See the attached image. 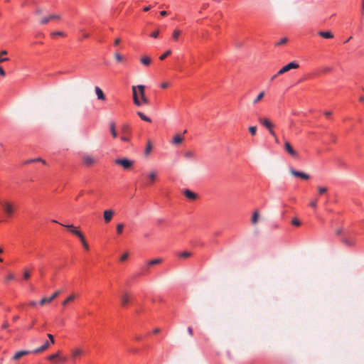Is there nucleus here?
<instances>
[{
	"instance_id": "obj_41",
	"label": "nucleus",
	"mask_w": 364,
	"mask_h": 364,
	"mask_svg": "<svg viewBox=\"0 0 364 364\" xmlns=\"http://www.w3.org/2000/svg\"><path fill=\"white\" fill-rule=\"evenodd\" d=\"M114 58L117 62H122L124 60L123 56L119 53L114 54Z\"/></svg>"
},
{
	"instance_id": "obj_9",
	"label": "nucleus",
	"mask_w": 364,
	"mask_h": 364,
	"mask_svg": "<svg viewBox=\"0 0 364 364\" xmlns=\"http://www.w3.org/2000/svg\"><path fill=\"white\" fill-rule=\"evenodd\" d=\"M60 16L59 14H50L48 16H45L43 18H42V19L41 20V24H46L48 23L49 21H58V20H60Z\"/></svg>"
},
{
	"instance_id": "obj_34",
	"label": "nucleus",
	"mask_w": 364,
	"mask_h": 364,
	"mask_svg": "<svg viewBox=\"0 0 364 364\" xmlns=\"http://www.w3.org/2000/svg\"><path fill=\"white\" fill-rule=\"evenodd\" d=\"M136 87V90H138V91H139L140 97H143V96H145V94H144V88H145V87L144 85H137Z\"/></svg>"
},
{
	"instance_id": "obj_46",
	"label": "nucleus",
	"mask_w": 364,
	"mask_h": 364,
	"mask_svg": "<svg viewBox=\"0 0 364 364\" xmlns=\"http://www.w3.org/2000/svg\"><path fill=\"white\" fill-rule=\"evenodd\" d=\"M128 257H129V253L128 252H125L124 254H123L121 256L119 260L121 262H124V261H126L128 259Z\"/></svg>"
},
{
	"instance_id": "obj_1",
	"label": "nucleus",
	"mask_w": 364,
	"mask_h": 364,
	"mask_svg": "<svg viewBox=\"0 0 364 364\" xmlns=\"http://www.w3.org/2000/svg\"><path fill=\"white\" fill-rule=\"evenodd\" d=\"M70 361L72 363H75L76 360L80 358L85 353V351L81 347H75L70 350Z\"/></svg>"
},
{
	"instance_id": "obj_26",
	"label": "nucleus",
	"mask_w": 364,
	"mask_h": 364,
	"mask_svg": "<svg viewBox=\"0 0 364 364\" xmlns=\"http://www.w3.org/2000/svg\"><path fill=\"white\" fill-rule=\"evenodd\" d=\"M9 60V58H0V64L4 62L8 61ZM0 75L2 77H4L6 75V73L1 65H0Z\"/></svg>"
},
{
	"instance_id": "obj_47",
	"label": "nucleus",
	"mask_w": 364,
	"mask_h": 364,
	"mask_svg": "<svg viewBox=\"0 0 364 364\" xmlns=\"http://www.w3.org/2000/svg\"><path fill=\"white\" fill-rule=\"evenodd\" d=\"M14 279V275L13 274H9L6 277L5 281H6V282H9V281L13 280Z\"/></svg>"
},
{
	"instance_id": "obj_19",
	"label": "nucleus",
	"mask_w": 364,
	"mask_h": 364,
	"mask_svg": "<svg viewBox=\"0 0 364 364\" xmlns=\"http://www.w3.org/2000/svg\"><path fill=\"white\" fill-rule=\"evenodd\" d=\"M157 173L155 171H151L148 175L147 178L149 179V183L151 184L154 182L155 179L156 178Z\"/></svg>"
},
{
	"instance_id": "obj_7",
	"label": "nucleus",
	"mask_w": 364,
	"mask_h": 364,
	"mask_svg": "<svg viewBox=\"0 0 364 364\" xmlns=\"http://www.w3.org/2000/svg\"><path fill=\"white\" fill-rule=\"evenodd\" d=\"M289 172L295 177L300 178L303 180L309 179L310 176L309 174L294 170L293 168H290Z\"/></svg>"
},
{
	"instance_id": "obj_64",
	"label": "nucleus",
	"mask_w": 364,
	"mask_h": 364,
	"mask_svg": "<svg viewBox=\"0 0 364 364\" xmlns=\"http://www.w3.org/2000/svg\"><path fill=\"white\" fill-rule=\"evenodd\" d=\"M8 327V323H4L2 326V328H6Z\"/></svg>"
},
{
	"instance_id": "obj_10",
	"label": "nucleus",
	"mask_w": 364,
	"mask_h": 364,
	"mask_svg": "<svg viewBox=\"0 0 364 364\" xmlns=\"http://www.w3.org/2000/svg\"><path fill=\"white\" fill-rule=\"evenodd\" d=\"M82 161L86 166H91L97 161V159L91 155L86 154L82 156Z\"/></svg>"
},
{
	"instance_id": "obj_33",
	"label": "nucleus",
	"mask_w": 364,
	"mask_h": 364,
	"mask_svg": "<svg viewBox=\"0 0 364 364\" xmlns=\"http://www.w3.org/2000/svg\"><path fill=\"white\" fill-rule=\"evenodd\" d=\"M264 96V92H261L256 98L253 100V104L256 105L257 104Z\"/></svg>"
},
{
	"instance_id": "obj_4",
	"label": "nucleus",
	"mask_w": 364,
	"mask_h": 364,
	"mask_svg": "<svg viewBox=\"0 0 364 364\" xmlns=\"http://www.w3.org/2000/svg\"><path fill=\"white\" fill-rule=\"evenodd\" d=\"M259 122L262 125L265 127L269 130L272 136L276 138L275 132L272 129L273 124L267 118L260 117L259 119Z\"/></svg>"
},
{
	"instance_id": "obj_17",
	"label": "nucleus",
	"mask_w": 364,
	"mask_h": 364,
	"mask_svg": "<svg viewBox=\"0 0 364 364\" xmlns=\"http://www.w3.org/2000/svg\"><path fill=\"white\" fill-rule=\"evenodd\" d=\"M95 91L98 100H105V95L99 87L96 86L95 87Z\"/></svg>"
},
{
	"instance_id": "obj_31",
	"label": "nucleus",
	"mask_w": 364,
	"mask_h": 364,
	"mask_svg": "<svg viewBox=\"0 0 364 364\" xmlns=\"http://www.w3.org/2000/svg\"><path fill=\"white\" fill-rule=\"evenodd\" d=\"M161 262H162V259L156 258V259H154L149 261L147 262V265H149V266L155 265V264H160Z\"/></svg>"
},
{
	"instance_id": "obj_28",
	"label": "nucleus",
	"mask_w": 364,
	"mask_h": 364,
	"mask_svg": "<svg viewBox=\"0 0 364 364\" xmlns=\"http://www.w3.org/2000/svg\"><path fill=\"white\" fill-rule=\"evenodd\" d=\"M60 351H58L55 353L51 354L49 356H48L47 359L53 361L55 363L57 358L60 356Z\"/></svg>"
},
{
	"instance_id": "obj_12",
	"label": "nucleus",
	"mask_w": 364,
	"mask_h": 364,
	"mask_svg": "<svg viewBox=\"0 0 364 364\" xmlns=\"http://www.w3.org/2000/svg\"><path fill=\"white\" fill-rule=\"evenodd\" d=\"M60 225L66 228L71 233L74 234L75 235L79 237L82 232L77 230V228H75L73 225H63L62 223H59Z\"/></svg>"
},
{
	"instance_id": "obj_39",
	"label": "nucleus",
	"mask_w": 364,
	"mask_h": 364,
	"mask_svg": "<svg viewBox=\"0 0 364 364\" xmlns=\"http://www.w3.org/2000/svg\"><path fill=\"white\" fill-rule=\"evenodd\" d=\"M36 161H41L43 164H46V161L43 159H41V158H36V159H33L26 161L25 162V164H29V163L36 162Z\"/></svg>"
},
{
	"instance_id": "obj_13",
	"label": "nucleus",
	"mask_w": 364,
	"mask_h": 364,
	"mask_svg": "<svg viewBox=\"0 0 364 364\" xmlns=\"http://www.w3.org/2000/svg\"><path fill=\"white\" fill-rule=\"evenodd\" d=\"M342 242L348 247H353L355 245V239L352 237H344L342 238Z\"/></svg>"
},
{
	"instance_id": "obj_61",
	"label": "nucleus",
	"mask_w": 364,
	"mask_h": 364,
	"mask_svg": "<svg viewBox=\"0 0 364 364\" xmlns=\"http://www.w3.org/2000/svg\"><path fill=\"white\" fill-rule=\"evenodd\" d=\"M188 333H189L191 336H192V335H193V329H192V328H191V327H188Z\"/></svg>"
},
{
	"instance_id": "obj_8",
	"label": "nucleus",
	"mask_w": 364,
	"mask_h": 364,
	"mask_svg": "<svg viewBox=\"0 0 364 364\" xmlns=\"http://www.w3.org/2000/svg\"><path fill=\"white\" fill-rule=\"evenodd\" d=\"M60 294V290L55 291L48 298L44 297L40 301V305L43 306L46 304L50 303L53 300H54L58 295Z\"/></svg>"
},
{
	"instance_id": "obj_44",
	"label": "nucleus",
	"mask_w": 364,
	"mask_h": 364,
	"mask_svg": "<svg viewBox=\"0 0 364 364\" xmlns=\"http://www.w3.org/2000/svg\"><path fill=\"white\" fill-rule=\"evenodd\" d=\"M152 149V146L150 143H148L146 147V149H145V154L146 155H148L150 151H151Z\"/></svg>"
},
{
	"instance_id": "obj_51",
	"label": "nucleus",
	"mask_w": 364,
	"mask_h": 364,
	"mask_svg": "<svg viewBox=\"0 0 364 364\" xmlns=\"http://www.w3.org/2000/svg\"><path fill=\"white\" fill-rule=\"evenodd\" d=\"M169 85H170V84H169L168 82H162V83L161 84V87L162 89H166V88L168 87H169Z\"/></svg>"
},
{
	"instance_id": "obj_60",
	"label": "nucleus",
	"mask_w": 364,
	"mask_h": 364,
	"mask_svg": "<svg viewBox=\"0 0 364 364\" xmlns=\"http://www.w3.org/2000/svg\"><path fill=\"white\" fill-rule=\"evenodd\" d=\"M6 53H7L6 50H1L0 53V58H4L3 55H6Z\"/></svg>"
},
{
	"instance_id": "obj_58",
	"label": "nucleus",
	"mask_w": 364,
	"mask_h": 364,
	"mask_svg": "<svg viewBox=\"0 0 364 364\" xmlns=\"http://www.w3.org/2000/svg\"><path fill=\"white\" fill-rule=\"evenodd\" d=\"M332 114V112L331 111H325L324 112V115L327 117H329L330 116H331Z\"/></svg>"
},
{
	"instance_id": "obj_3",
	"label": "nucleus",
	"mask_w": 364,
	"mask_h": 364,
	"mask_svg": "<svg viewBox=\"0 0 364 364\" xmlns=\"http://www.w3.org/2000/svg\"><path fill=\"white\" fill-rule=\"evenodd\" d=\"M114 163L116 164L122 166L124 168V169L128 170L133 166L134 161L132 160H129L128 159L124 158V159H117L114 161Z\"/></svg>"
},
{
	"instance_id": "obj_57",
	"label": "nucleus",
	"mask_w": 364,
	"mask_h": 364,
	"mask_svg": "<svg viewBox=\"0 0 364 364\" xmlns=\"http://www.w3.org/2000/svg\"><path fill=\"white\" fill-rule=\"evenodd\" d=\"M28 305H29L30 306L34 307V306H36L37 305V303H36V301H30V302L28 303Z\"/></svg>"
},
{
	"instance_id": "obj_49",
	"label": "nucleus",
	"mask_w": 364,
	"mask_h": 364,
	"mask_svg": "<svg viewBox=\"0 0 364 364\" xmlns=\"http://www.w3.org/2000/svg\"><path fill=\"white\" fill-rule=\"evenodd\" d=\"M292 225L299 226L301 223L297 218H294L291 221Z\"/></svg>"
},
{
	"instance_id": "obj_6",
	"label": "nucleus",
	"mask_w": 364,
	"mask_h": 364,
	"mask_svg": "<svg viewBox=\"0 0 364 364\" xmlns=\"http://www.w3.org/2000/svg\"><path fill=\"white\" fill-rule=\"evenodd\" d=\"M284 149L292 157L295 159H297L299 157V154L293 149V147L291 146L289 141H285Z\"/></svg>"
},
{
	"instance_id": "obj_37",
	"label": "nucleus",
	"mask_w": 364,
	"mask_h": 364,
	"mask_svg": "<svg viewBox=\"0 0 364 364\" xmlns=\"http://www.w3.org/2000/svg\"><path fill=\"white\" fill-rule=\"evenodd\" d=\"M124 227V224H122V223H119L117 225L116 229H117V232L118 235H121L122 233Z\"/></svg>"
},
{
	"instance_id": "obj_30",
	"label": "nucleus",
	"mask_w": 364,
	"mask_h": 364,
	"mask_svg": "<svg viewBox=\"0 0 364 364\" xmlns=\"http://www.w3.org/2000/svg\"><path fill=\"white\" fill-rule=\"evenodd\" d=\"M75 299V294L70 295L65 300L62 302L63 306H66L68 303L73 301Z\"/></svg>"
},
{
	"instance_id": "obj_40",
	"label": "nucleus",
	"mask_w": 364,
	"mask_h": 364,
	"mask_svg": "<svg viewBox=\"0 0 364 364\" xmlns=\"http://www.w3.org/2000/svg\"><path fill=\"white\" fill-rule=\"evenodd\" d=\"M287 42V38H282L278 42L276 43V46H279L285 44Z\"/></svg>"
},
{
	"instance_id": "obj_25",
	"label": "nucleus",
	"mask_w": 364,
	"mask_h": 364,
	"mask_svg": "<svg viewBox=\"0 0 364 364\" xmlns=\"http://www.w3.org/2000/svg\"><path fill=\"white\" fill-rule=\"evenodd\" d=\"M181 34V31L179 29H175L172 33V38L174 41H177Z\"/></svg>"
},
{
	"instance_id": "obj_2",
	"label": "nucleus",
	"mask_w": 364,
	"mask_h": 364,
	"mask_svg": "<svg viewBox=\"0 0 364 364\" xmlns=\"http://www.w3.org/2000/svg\"><path fill=\"white\" fill-rule=\"evenodd\" d=\"M132 92H133V100L136 105L141 106L142 104L147 105L149 101L145 96L141 97V100L138 97V94L136 91V87L132 86Z\"/></svg>"
},
{
	"instance_id": "obj_54",
	"label": "nucleus",
	"mask_w": 364,
	"mask_h": 364,
	"mask_svg": "<svg viewBox=\"0 0 364 364\" xmlns=\"http://www.w3.org/2000/svg\"><path fill=\"white\" fill-rule=\"evenodd\" d=\"M82 247L87 251H88L90 250V246L87 242L83 243Z\"/></svg>"
},
{
	"instance_id": "obj_18",
	"label": "nucleus",
	"mask_w": 364,
	"mask_h": 364,
	"mask_svg": "<svg viewBox=\"0 0 364 364\" xmlns=\"http://www.w3.org/2000/svg\"><path fill=\"white\" fill-rule=\"evenodd\" d=\"M183 156L187 160L193 161L196 159V154L192 151H186L184 152Z\"/></svg>"
},
{
	"instance_id": "obj_36",
	"label": "nucleus",
	"mask_w": 364,
	"mask_h": 364,
	"mask_svg": "<svg viewBox=\"0 0 364 364\" xmlns=\"http://www.w3.org/2000/svg\"><path fill=\"white\" fill-rule=\"evenodd\" d=\"M259 213L257 211H255L252 217V223L255 224L258 220Z\"/></svg>"
},
{
	"instance_id": "obj_55",
	"label": "nucleus",
	"mask_w": 364,
	"mask_h": 364,
	"mask_svg": "<svg viewBox=\"0 0 364 364\" xmlns=\"http://www.w3.org/2000/svg\"><path fill=\"white\" fill-rule=\"evenodd\" d=\"M47 336H48L50 343H54L55 341H54L53 336L52 334H50V333H48Z\"/></svg>"
},
{
	"instance_id": "obj_11",
	"label": "nucleus",
	"mask_w": 364,
	"mask_h": 364,
	"mask_svg": "<svg viewBox=\"0 0 364 364\" xmlns=\"http://www.w3.org/2000/svg\"><path fill=\"white\" fill-rule=\"evenodd\" d=\"M114 215V212L112 210H106L103 212V218L106 223H109L113 216Z\"/></svg>"
},
{
	"instance_id": "obj_14",
	"label": "nucleus",
	"mask_w": 364,
	"mask_h": 364,
	"mask_svg": "<svg viewBox=\"0 0 364 364\" xmlns=\"http://www.w3.org/2000/svg\"><path fill=\"white\" fill-rule=\"evenodd\" d=\"M183 194L189 200H193L197 198V195L189 189H185Z\"/></svg>"
},
{
	"instance_id": "obj_29",
	"label": "nucleus",
	"mask_w": 364,
	"mask_h": 364,
	"mask_svg": "<svg viewBox=\"0 0 364 364\" xmlns=\"http://www.w3.org/2000/svg\"><path fill=\"white\" fill-rule=\"evenodd\" d=\"M109 129H110V132L112 135V136L114 138H117V133L115 130V124L114 122H111L110 124H109Z\"/></svg>"
},
{
	"instance_id": "obj_59",
	"label": "nucleus",
	"mask_w": 364,
	"mask_h": 364,
	"mask_svg": "<svg viewBox=\"0 0 364 364\" xmlns=\"http://www.w3.org/2000/svg\"><path fill=\"white\" fill-rule=\"evenodd\" d=\"M121 140L123 141H129V139L128 136H122L121 137Z\"/></svg>"
},
{
	"instance_id": "obj_62",
	"label": "nucleus",
	"mask_w": 364,
	"mask_h": 364,
	"mask_svg": "<svg viewBox=\"0 0 364 364\" xmlns=\"http://www.w3.org/2000/svg\"><path fill=\"white\" fill-rule=\"evenodd\" d=\"M160 14H161V16H166V15H167V12H166V11H161L160 12Z\"/></svg>"
},
{
	"instance_id": "obj_56",
	"label": "nucleus",
	"mask_w": 364,
	"mask_h": 364,
	"mask_svg": "<svg viewBox=\"0 0 364 364\" xmlns=\"http://www.w3.org/2000/svg\"><path fill=\"white\" fill-rule=\"evenodd\" d=\"M120 42H121V39L117 38L115 39V41L114 42V45L115 46H117L120 43Z\"/></svg>"
},
{
	"instance_id": "obj_21",
	"label": "nucleus",
	"mask_w": 364,
	"mask_h": 364,
	"mask_svg": "<svg viewBox=\"0 0 364 364\" xmlns=\"http://www.w3.org/2000/svg\"><path fill=\"white\" fill-rule=\"evenodd\" d=\"M318 34L324 38H332L333 37L331 31H319Z\"/></svg>"
},
{
	"instance_id": "obj_42",
	"label": "nucleus",
	"mask_w": 364,
	"mask_h": 364,
	"mask_svg": "<svg viewBox=\"0 0 364 364\" xmlns=\"http://www.w3.org/2000/svg\"><path fill=\"white\" fill-rule=\"evenodd\" d=\"M249 132L252 136H255L257 132V127L255 126L250 127Z\"/></svg>"
},
{
	"instance_id": "obj_23",
	"label": "nucleus",
	"mask_w": 364,
	"mask_h": 364,
	"mask_svg": "<svg viewBox=\"0 0 364 364\" xmlns=\"http://www.w3.org/2000/svg\"><path fill=\"white\" fill-rule=\"evenodd\" d=\"M129 302V296L128 294H124L121 297V303H122V305L125 306H127Z\"/></svg>"
},
{
	"instance_id": "obj_48",
	"label": "nucleus",
	"mask_w": 364,
	"mask_h": 364,
	"mask_svg": "<svg viewBox=\"0 0 364 364\" xmlns=\"http://www.w3.org/2000/svg\"><path fill=\"white\" fill-rule=\"evenodd\" d=\"M80 32L81 33L82 38H87L89 37V34L85 32L83 29H80Z\"/></svg>"
},
{
	"instance_id": "obj_16",
	"label": "nucleus",
	"mask_w": 364,
	"mask_h": 364,
	"mask_svg": "<svg viewBox=\"0 0 364 364\" xmlns=\"http://www.w3.org/2000/svg\"><path fill=\"white\" fill-rule=\"evenodd\" d=\"M50 346V342L46 341L43 345H42L41 347L33 350L32 351L33 353H39L41 352H43L46 350L48 347Z\"/></svg>"
},
{
	"instance_id": "obj_50",
	"label": "nucleus",
	"mask_w": 364,
	"mask_h": 364,
	"mask_svg": "<svg viewBox=\"0 0 364 364\" xmlns=\"http://www.w3.org/2000/svg\"><path fill=\"white\" fill-rule=\"evenodd\" d=\"M159 31H155L153 33H151L150 36L154 38H156L159 36Z\"/></svg>"
},
{
	"instance_id": "obj_43",
	"label": "nucleus",
	"mask_w": 364,
	"mask_h": 364,
	"mask_svg": "<svg viewBox=\"0 0 364 364\" xmlns=\"http://www.w3.org/2000/svg\"><path fill=\"white\" fill-rule=\"evenodd\" d=\"M327 191H328V189L325 187H321V186L318 187V191L320 195H322V194L326 193Z\"/></svg>"
},
{
	"instance_id": "obj_45",
	"label": "nucleus",
	"mask_w": 364,
	"mask_h": 364,
	"mask_svg": "<svg viewBox=\"0 0 364 364\" xmlns=\"http://www.w3.org/2000/svg\"><path fill=\"white\" fill-rule=\"evenodd\" d=\"M317 203H318V200L316 198V199H314L311 201L309 205L313 208H316L317 207Z\"/></svg>"
},
{
	"instance_id": "obj_24",
	"label": "nucleus",
	"mask_w": 364,
	"mask_h": 364,
	"mask_svg": "<svg viewBox=\"0 0 364 364\" xmlns=\"http://www.w3.org/2000/svg\"><path fill=\"white\" fill-rule=\"evenodd\" d=\"M50 36L53 38H55L56 37H65L66 36V34L63 31H53L50 33Z\"/></svg>"
},
{
	"instance_id": "obj_22",
	"label": "nucleus",
	"mask_w": 364,
	"mask_h": 364,
	"mask_svg": "<svg viewBox=\"0 0 364 364\" xmlns=\"http://www.w3.org/2000/svg\"><path fill=\"white\" fill-rule=\"evenodd\" d=\"M68 362V358L66 356H62L61 353H60V356L55 360V364H65Z\"/></svg>"
},
{
	"instance_id": "obj_52",
	"label": "nucleus",
	"mask_w": 364,
	"mask_h": 364,
	"mask_svg": "<svg viewBox=\"0 0 364 364\" xmlns=\"http://www.w3.org/2000/svg\"><path fill=\"white\" fill-rule=\"evenodd\" d=\"M30 277H31V274H30L29 272H28V271H27V270L24 271V273H23V278H24L25 279H29V278H30Z\"/></svg>"
},
{
	"instance_id": "obj_5",
	"label": "nucleus",
	"mask_w": 364,
	"mask_h": 364,
	"mask_svg": "<svg viewBox=\"0 0 364 364\" xmlns=\"http://www.w3.org/2000/svg\"><path fill=\"white\" fill-rule=\"evenodd\" d=\"M298 68H299L298 63H296L295 62H291V63H288L287 65H284V67H282L277 72V75H282L284 73L288 72L289 70H290L291 69H296Z\"/></svg>"
},
{
	"instance_id": "obj_20",
	"label": "nucleus",
	"mask_w": 364,
	"mask_h": 364,
	"mask_svg": "<svg viewBox=\"0 0 364 364\" xmlns=\"http://www.w3.org/2000/svg\"><path fill=\"white\" fill-rule=\"evenodd\" d=\"M140 62L145 66H149L151 64V60L149 56H142L140 58Z\"/></svg>"
},
{
	"instance_id": "obj_38",
	"label": "nucleus",
	"mask_w": 364,
	"mask_h": 364,
	"mask_svg": "<svg viewBox=\"0 0 364 364\" xmlns=\"http://www.w3.org/2000/svg\"><path fill=\"white\" fill-rule=\"evenodd\" d=\"M171 50H168L166 52H165L164 54H162L161 55H160L159 57V59L161 60H165L169 55H171Z\"/></svg>"
},
{
	"instance_id": "obj_27",
	"label": "nucleus",
	"mask_w": 364,
	"mask_h": 364,
	"mask_svg": "<svg viewBox=\"0 0 364 364\" xmlns=\"http://www.w3.org/2000/svg\"><path fill=\"white\" fill-rule=\"evenodd\" d=\"M183 139L179 134H176L173 138L172 144H179L183 141Z\"/></svg>"
},
{
	"instance_id": "obj_53",
	"label": "nucleus",
	"mask_w": 364,
	"mask_h": 364,
	"mask_svg": "<svg viewBox=\"0 0 364 364\" xmlns=\"http://www.w3.org/2000/svg\"><path fill=\"white\" fill-rule=\"evenodd\" d=\"M78 237L80 238L82 245H83L84 242H87L82 233Z\"/></svg>"
},
{
	"instance_id": "obj_32",
	"label": "nucleus",
	"mask_w": 364,
	"mask_h": 364,
	"mask_svg": "<svg viewBox=\"0 0 364 364\" xmlns=\"http://www.w3.org/2000/svg\"><path fill=\"white\" fill-rule=\"evenodd\" d=\"M137 114H138V116H139V117L142 120H144V121H145V122H151V119L149 117L146 116V115H145L144 113H142L141 112H137Z\"/></svg>"
},
{
	"instance_id": "obj_63",
	"label": "nucleus",
	"mask_w": 364,
	"mask_h": 364,
	"mask_svg": "<svg viewBox=\"0 0 364 364\" xmlns=\"http://www.w3.org/2000/svg\"><path fill=\"white\" fill-rule=\"evenodd\" d=\"M150 9H151V6H145V7H144L143 10H144V11H149V10H150Z\"/></svg>"
},
{
	"instance_id": "obj_35",
	"label": "nucleus",
	"mask_w": 364,
	"mask_h": 364,
	"mask_svg": "<svg viewBox=\"0 0 364 364\" xmlns=\"http://www.w3.org/2000/svg\"><path fill=\"white\" fill-rule=\"evenodd\" d=\"M191 255V252L188 251H184L178 254V257L181 258H187L189 257Z\"/></svg>"
},
{
	"instance_id": "obj_15",
	"label": "nucleus",
	"mask_w": 364,
	"mask_h": 364,
	"mask_svg": "<svg viewBox=\"0 0 364 364\" xmlns=\"http://www.w3.org/2000/svg\"><path fill=\"white\" fill-rule=\"evenodd\" d=\"M31 352L29 351V350H20V351H18L16 352L13 358L14 360H18L20 359L21 357L24 356V355H28L29 353H31Z\"/></svg>"
}]
</instances>
